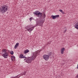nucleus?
Wrapping results in <instances>:
<instances>
[{
  "mask_svg": "<svg viewBox=\"0 0 78 78\" xmlns=\"http://www.w3.org/2000/svg\"><path fill=\"white\" fill-rule=\"evenodd\" d=\"M39 52H34L33 53L32 56L31 57H26V59H24V60L25 61H26V62H27V63H31V61L35 59V58H36V56L38 55H39Z\"/></svg>",
  "mask_w": 78,
  "mask_h": 78,
  "instance_id": "f257e3e1",
  "label": "nucleus"
},
{
  "mask_svg": "<svg viewBox=\"0 0 78 78\" xmlns=\"http://www.w3.org/2000/svg\"><path fill=\"white\" fill-rule=\"evenodd\" d=\"M8 10V6L5 5L1 6L0 8V12H2V14H3L6 12Z\"/></svg>",
  "mask_w": 78,
  "mask_h": 78,
  "instance_id": "f03ea898",
  "label": "nucleus"
},
{
  "mask_svg": "<svg viewBox=\"0 0 78 78\" xmlns=\"http://www.w3.org/2000/svg\"><path fill=\"white\" fill-rule=\"evenodd\" d=\"M37 25H39V26H41L42 27V24L44 23V22L42 20H40V19H38L37 20Z\"/></svg>",
  "mask_w": 78,
  "mask_h": 78,
  "instance_id": "7ed1b4c3",
  "label": "nucleus"
},
{
  "mask_svg": "<svg viewBox=\"0 0 78 78\" xmlns=\"http://www.w3.org/2000/svg\"><path fill=\"white\" fill-rule=\"evenodd\" d=\"M7 50H6V49H4L3 50L2 52L3 53H5L4 54H3V57H4V58H7L8 57V53L7 52Z\"/></svg>",
  "mask_w": 78,
  "mask_h": 78,
  "instance_id": "20e7f679",
  "label": "nucleus"
},
{
  "mask_svg": "<svg viewBox=\"0 0 78 78\" xmlns=\"http://www.w3.org/2000/svg\"><path fill=\"white\" fill-rule=\"evenodd\" d=\"M43 58L46 61H48L49 59V56L47 55H44L43 56Z\"/></svg>",
  "mask_w": 78,
  "mask_h": 78,
  "instance_id": "39448f33",
  "label": "nucleus"
},
{
  "mask_svg": "<svg viewBox=\"0 0 78 78\" xmlns=\"http://www.w3.org/2000/svg\"><path fill=\"white\" fill-rule=\"evenodd\" d=\"M34 27H35L34 26L30 28L29 29L27 28L26 29H27V31H29V32H31V31H33V30H34Z\"/></svg>",
  "mask_w": 78,
  "mask_h": 78,
  "instance_id": "423d86ee",
  "label": "nucleus"
},
{
  "mask_svg": "<svg viewBox=\"0 0 78 78\" xmlns=\"http://www.w3.org/2000/svg\"><path fill=\"white\" fill-rule=\"evenodd\" d=\"M38 16L39 18H41V17H42V13L41 12H39L38 13L37 15Z\"/></svg>",
  "mask_w": 78,
  "mask_h": 78,
  "instance_id": "0eeeda50",
  "label": "nucleus"
},
{
  "mask_svg": "<svg viewBox=\"0 0 78 78\" xmlns=\"http://www.w3.org/2000/svg\"><path fill=\"white\" fill-rule=\"evenodd\" d=\"M64 51H65V48H62L61 50V54H63Z\"/></svg>",
  "mask_w": 78,
  "mask_h": 78,
  "instance_id": "6e6552de",
  "label": "nucleus"
},
{
  "mask_svg": "<svg viewBox=\"0 0 78 78\" xmlns=\"http://www.w3.org/2000/svg\"><path fill=\"white\" fill-rule=\"evenodd\" d=\"M19 58H26V57H25V56H23V54H20Z\"/></svg>",
  "mask_w": 78,
  "mask_h": 78,
  "instance_id": "1a4fd4ad",
  "label": "nucleus"
},
{
  "mask_svg": "<svg viewBox=\"0 0 78 78\" xmlns=\"http://www.w3.org/2000/svg\"><path fill=\"white\" fill-rule=\"evenodd\" d=\"M39 12L38 11H35L34 12V14L35 15H36L37 16V15H38V13H39Z\"/></svg>",
  "mask_w": 78,
  "mask_h": 78,
  "instance_id": "9d476101",
  "label": "nucleus"
},
{
  "mask_svg": "<svg viewBox=\"0 0 78 78\" xmlns=\"http://www.w3.org/2000/svg\"><path fill=\"white\" fill-rule=\"evenodd\" d=\"M19 43H17L16 44L14 47V48L15 49H16L17 48L18 46H19Z\"/></svg>",
  "mask_w": 78,
  "mask_h": 78,
  "instance_id": "9b49d317",
  "label": "nucleus"
},
{
  "mask_svg": "<svg viewBox=\"0 0 78 78\" xmlns=\"http://www.w3.org/2000/svg\"><path fill=\"white\" fill-rule=\"evenodd\" d=\"M74 26L75 28H76V29L78 30V23H76Z\"/></svg>",
  "mask_w": 78,
  "mask_h": 78,
  "instance_id": "f8f14e48",
  "label": "nucleus"
},
{
  "mask_svg": "<svg viewBox=\"0 0 78 78\" xmlns=\"http://www.w3.org/2000/svg\"><path fill=\"white\" fill-rule=\"evenodd\" d=\"M24 53L26 54V53H27L29 52V50L28 49H27L24 51Z\"/></svg>",
  "mask_w": 78,
  "mask_h": 78,
  "instance_id": "ddd939ff",
  "label": "nucleus"
},
{
  "mask_svg": "<svg viewBox=\"0 0 78 78\" xmlns=\"http://www.w3.org/2000/svg\"><path fill=\"white\" fill-rule=\"evenodd\" d=\"M51 17L52 18V19H56V16H53V15H52L51 16Z\"/></svg>",
  "mask_w": 78,
  "mask_h": 78,
  "instance_id": "4468645a",
  "label": "nucleus"
},
{
  "mask_svg": "<svg viewBox=\"0 0 78 78\" xmlns=\"http://www.w3.org/2000/svg\"><path fill=\"white\" fill-rule=\"evenodd\" d=\"M51 54H52V52H48V56H51Z\"/></svg>",
  "mask_w": 78,
  "mask_h": 78,
  "instance_id": "2eb2a0df",
  "label": "nucleus"
},
{
  "mask_svg": "<svg viewBox=\"0 0 78 78\" xmlns=\"http://www.w3.org/2000/svg\"><path fill=\"white\" fill-rule=\"evenodd\" d=\"M59 11L61 12L62 13V14H65V13L63 11H62V10L61 9H60L59 10Z\"/></svg>",
  "mask_w": 78,
  "mask_h": 78,
  "instance_id": "dca6fc26",
  "label": "nucleus"
},
{
  "mask_svg": "<svg viewBox=\"0 0 78 78\" xmlns=\"http://www.w3.org/2000/svg\"><path fill=\"white\" fill-rule=\"evenodd\" d=\"M10 54L12 55H14V52H13L12 51V52L11 51L10 52Z\"/></svg>",
  "mask_w": 78,
  "mask_h": 78,
  "instance_id": "f3484780",
  "label": "nucleus"
},
{
  "mask_svg": "<svg viewBox=\"0 0 78 78\" xmlns=\"http://www.w3.org/2000/svg\"><path fill=\"white\" fill-rule=\"evenodd\" d=\"M55 17L57 18V17H59V15H55Z\"/></svg>",
  "mask_w": 78,
  "mask_h": 78,
  "instance_id": "a211bd4d",
  "label": "nucleus"
},
{
  "mask_svg": "<svg viewBox=\"0 0 78 78\" xmlns=\"http://www.w3.org/2000/svg\"><path fill=\"white\" fill-rule=\"evenodd\" d=\"M43 17L44 18H45V14L44 13V14H43Z\"/></svg>",
  "mask_w": 78,
  "mask_h": 78,
  "instance_id": "6ab92c4d",
  "label": "nucleus"
},
{
  "mask_svg": "<svg viewBox=\"0 0 78 78\" xmlns=\"http://www.w3.org/2000/svg\"><path fill=\"white\" fill-rule=\"evenodd\" d=\"M11 78H19V77H18V76H16V77H12Z\"/></svg>",
  "mask_w": 78,
  "mask_h": 78,
  "instance_id": "aec40b11",
  "label": "nucleus"
},
{
  "mask_svg": "<svg viewBox=\"0 0 78 78\" xmlns=\"http://www.w3.org/2000/svg\"><path fill=\"white\" fill-rule=\"evenodd\" d=\"M23 74L24 75H26V72H24Z\"/></svg>",
  "mask_w": 78,
  "mask_h": 78,
  "instance_id": "412c9836",
  "label": "nucleus"
},
{
  "mask_svg": "<svg viewBox=\"0 0 78 78\" xmlns=\"http://www.w3.org/2000/svg\"><path fill=\"white\" fill-rule=\"evenodd\" d=\"M67 31V30H65V31L64 32V33H66Z\"/></svg>",
  "mask_w": 78,
  "mask_h": 78,
  "instance_id": "4be33fe9",
  "label": "nucleus"
},
{
  "mask_svg": "<svg viewBox=\"0 0 78 78\" xmlns=\"http://www.w3.org/2000/svg\"><path fill=\"white\" fill-rule=\"evenodd\" d=\"M31 20H32V17H31V18H30V20H31Z\"/></svg>",
  "mask_w": 78,
  "mask_h": 78,
  "instance_id": "5701e85b",
  "label": "nucleus"
},
{
  "mask_svg": "<svg viewBox=\"0 0 78 78\" xmlns=\"http://www.w3.org/2000/svg\"><path fill=\"white\" fill-rule=\"evenodd\" d=\"M11 59L12 60V61H13V59L12 58H11Z\"/></svg>",
  "mask_w": 78,
  "mask_h": 78,
  "instance_id": "b1692460",
  "label": "nucleus"
},
{
  "mask_svg": "<svg viewBox=\"0 0 78 78\" xmlns=\"http://www.w3.org/2000/svg\"><path fill=\"white\" fill-rule=\"evenodd\" d=\"M13 58H14V59H15V58H16V57H15V56H13Z\"/></svg>",
  "mask_w": 78,
  "mask_h": 78,
  "instance_id": "393cba45",
  "label": "nucleus"
},
{
  "mask_svg": "<svg viewBox=\"0 0 78 78\" xmlns=\"http://www.w3.org/2000/svg\"><path fill=\"white\" fill-rule=\"evenodd\" d=\"M76 76H77V78H78V74H77V75H76Z\"/></svg>",
  "mask_w": 78,
  "mask_h": 78,
  "instance_id": "a878e982",
  "label": "nucleus"
},
{
  "mask_svg": "<svg viewBox=\"0 0 78 78\" xmlns=\"http://www.w3.org/2000/svg\"><path fill=\"white\" fill-rule=\"evenodd\" d=\"M31 20H31V19H30V21H31Z\"/></svg>",
  "mask_w": 78,
  "mask_h": 78,
  "instance_id": "bb28decb",
  "label": "nucleus"
},
{
  "mask_svg": "<svg viewBox=\"0 0 78 78\" xmlns=\"http://www.w3.org/2000/svg\"><path fill=\"white\" fill-rule=\"evenodd\" d=\"M9 52H10V51H9Z\"/></svg>",
  "mask_w": 78,
  "mask_h": 78,
  "instance_id": "cd10ccee",
  "label": "nucleus"
},
{
  "mask_svg": "<svg viewBox=\"0 0 78 78\" xmlns=\"http://www.w3.org/2000/svg\"><path fill=\"white\" fill-rule=\"evenodd\" d=\"M22 75H23V74H22Z\"/></svg>",
  "mask_w": 78,
  "mask_h": 78,
  "instance_id": "c85d7f7f",
  "label": "nucleus"
}]
</instances>
